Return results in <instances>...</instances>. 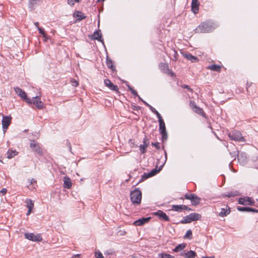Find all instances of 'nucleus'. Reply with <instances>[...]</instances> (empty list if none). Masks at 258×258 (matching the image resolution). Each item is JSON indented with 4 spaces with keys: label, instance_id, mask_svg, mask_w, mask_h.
<instances>
[{
    "label": "nucleus",
    "instance_id": "603ef678",
    "mask_svg": "<svg viewBox=\"0 0 258 258\" xmlns=\"http://www.w3.org/2000/svg\"><path fill=\"white\" fill-rule=\"evenodd\" d=\"M76 1L74 0H68V4L71 6H73L75 5V3Z\"/></svg>",
    "mask_w": 258,
    "mask_h": 258
},
{
    "label": "nucleus",
    "instance_id": "5fc2aeb1",
    "mask_svg": "<svg viewBox=\"0 0 258 258\" xmlns=\"http://www.w3.org/2000/svg\"><path fill=\"white\" fill-rule=\"evenodd\" d=\"M128 143L131 145V147H134V141L132 139H130L128 141Z\"/></svg>",
    "mask_w": 258,
    "mask_h": 258
},
{
    "label": "nucleus",
    "instance_id": "e2e57ef3",
    "mask_svg": "<svg viewBox=\"0 0 258 258\" xmlns=\"http://www.w3.org/2000/svg\"><path fill=\"white\" fill-rule=\"evenodd\" d=\"M34 25L38 28L39 27V23L38 22H35L34 23Z\"/></svg>",
    "mask_w": 258,
    "mask_h": 258
},
{
    "label": "nucleus",
    "instance_id": "37998d69",
    "mask_svg": "<svg viewBox=\"0 0 258 258\" xmlns=\"http://www.w3.org/2000/svg\"><path fill=\"white\" fill-rule=\"evenodd\" d=\"M38 30L39 31V33L42 34L43 37L45 38L46 36V34L45 33L44 29L41 27H38Z\"/></svg>",
    "mask_w": 258,
    "mask_h": 258
},
{
    "label": "nucleus",
    "instance_id": "58836bf2",
    "mask_svg": "<svg viewBox=\"0 0 258 258\" xmlns=\"http://www.w3.org/2000/svg\"><path fill=\"white\" fill-rule=\"evenodd\" d=\"M237 210L242 212H248V207H243L240 206H238L237 207Z\"/></svg>",
    "mask_w": 258,
    "mask_h": 258
},
{
    "label": "nucleus",
    "instance_id": "49530a36",
    "mask_svg": "<svg viewBox=\"0 0 258 258\" xmlns=\"http://www.w3.org/2000/svg\"><path fill=\"white\" fill-rule=\"evenodd\" d=\"M182 88H184V89H187V90H188L189 91L191 92H193V90L190 88V86L187 85H183L181 86Z\"/></svg>",
    "mask_w": 258,
    "mask_h": 258
},
{
    "label": "nucleus",
    "instance_id": "09e8293b",
    "mask_svg": "<svg viewBox=\"0 0 258 258\" xmlns=\"http://www.w3.org/2000/svg\"><path fill=\"white\" fill-rule=\"evenodd\" d=\"M248 212L257 213L258 210L255 208L248 207Z\"/></svg>",
    "mask_w": 258,
    "mask_h": 258
},
{
    "label": "nucleus",
    "instance_id": "1a4fd4ad",
    "mask_svg": "<svg viewBox=\"0 0 258 258\" xmlns=\"http://www.w3.org/2000/svg\"><path fill=\"white\" fill-rule=\"evenodd\" d=\"M238 203L242 205L255 206V201L251 197H246L240 198L238 199Z\"/></svg>",
    "mask_w": 258,
    "mask_h": 258
},
{
    "label": "nucleus",
    "instance_id": "f3484780",
    "mask_svg": "<svg viewBox=\"0 0 258 258\" xmlns=\"http://www.w3.org/2000/svg\"><path fill=\"white\" fill-rule=\"evenodd\" d=\"M151 219V217H143L134 221L133 224L136 226H142L147 223Z\"/></svg>",
    "mask_w": 258,
    "mask_h": 258
},
{
    "label": "nucleus",
    "instance_id": "423d86ee",
    "mask_svg": "<svg viewBox=\"0 0 258 258\" xmlns=\"http://www.w3.org/2000/svg\"><path fill=\"white\" fill-rule=\"evenodd\" d=\"M159 68L161 71L167 75L172 77H175V74L169 68V65L167 63L160 62L159 64Z\"/></svg>",
    "mask_w": 258,
    "mask_h": 258
},
{
    "label": "nucleus",
    "instance_id": "e433bc0d",
    "mask_svg": "<svg viewBox=\"0 0 258 258\" xmlns=\"http://www.w3.org/2000/svg\"><path fill=\"white\" fill-rule=\"evenodd\" d=\"M26 203L27 204V207L28 209H32L34 207V204L32 200L29 199L27 200L26 201Z\"/></svg>",
    "mask_w": 258,
    "mask_h": 258
},
{
    "label": "nucleus",
    "instance_id": "c756f323",
    "mask_svg": "<svg viewBox=\"0 0 258 258\" xmlns=\"http://www.w3.org/2000/svg\"><path fill=\"white\" fill-rule=\"evenodd\" d=\"M158 121L159 123V131L160 133H162L163 132L166 131L165 124V122H164L163 119H160V120H158Z\"/></svg>",
    "mask_w": 258,
    "mask_h": 258
},
{
    "label": "nucleus",
    "instance_id": "aec40b11",
    "mask_svg": "<svg viewBox=\"0 0 258 258\" xmlns=\"http://www.w3.org/2000/svg\"><path fill=\"white\" fill-rule=\"evenodd\" d=\"M73 17L76 18V22L81 21L86 18L84 14L79 11H77L74 13Z\"/></svg>",
    "mask_w": 258,
    "mask_h": 258
},
{
    "label": "nucleus",
    "instance_id": "864d4df0",
    "mask_svg": "<svg viewBox=\"0 0 258 258\" xmlns=\"http://www.w3.org/2000/svg\"><path fill=\"white\" fill-rule=\"evenodd\" d=\"M178 55L176 51L174 50V54L173 57L174 58V60L176 61L177 59V56Z\"/></svg>",
    "mask_w": 258,
    "mask_h": 258
},
{
    "label": "nucleus",
    "instance_id": "ddd939ff",
    "mask_svg": "<svg viewBox=\"0 0 258 258\" xmlns=\"http://www.w3.org/2000/svg\"><path fill=\"white\" fill-rule=\"evenodd\" d=\"M12 117L8 116H3L2 119L3 130L4 133L6 132L11 123Z\"/></svg>",
    "mask_w": 258,
    "mask_h": 258
},
{
    "label": "nucleus",
    "instance_id": "de8ad7c7",
    "mask_svg": "<svg viewBox=\"0 0 258 258\" xmlns=\"http://www.w3.org/2000/svg\"><path fill=\"white\" fill-rule=\"evenodd\" d=\"M151 145L153 146H154L157 150H159L160 149L159 143H158V142H156V143L152 142L151 143Z\"/></svg>",
    "mask_w": 258,
    "mask_h": 258
},
{
    "label": "nucleus",
    "instance_id": "9b49d317",
    "mask_svg": "<svg viewBox=\"0 0 258 258\" xmlns=\"http://www.w3.org/2000/svg\"><path fill=\"white\" fill-rule=\"evenodd\" d=\"M25 238L32 241L39 242L42 240L40 234H34L32 233H26L25 234Z\"/></svg>",
    "mask_w": 258,
    "mask_h": 258
},
{
    "label": "nucleus",
    "instance_id": "7ed1b4c3",
    "mask_svg": "<svg viewBox=\"0 0 258 258\" xmlns=\"http://www.w3.org/2000/svg\"><path fill=\"white\" fill-rule=\"evenodd\" d=\"M201 215L197 213H192L189 215L185 216L183 219L180 221L181 224H186L191 223L192 221L199 220L201 219Z\"/></svg>",
    "mask_w": 258,
    "mask_h": 258
},
{
    "label": "nucleus",
    "instance_id": "6e6d98bb",
    "mask_svg": "<svg viewBox=\"0 0 258 258\" xmlns=\"http://www.w3.org/2000/svg\"><path fill=\"white\" fill-rule=\"evenodd\" d=\"M38 1L39 0H29V2L31 5L33 6L35 4V2Z\"/></svg>",
    "mask_w": 258,
    "mask_h": 258
},
{
    "label": "nucleus",
    "instance_id": "8fccbe9b",
    "mask_svg": "<svg viewBox=\"0 0 258 258\" xmlns=\"http://www.w3.org/2000/svg\"><path fill=\"white\" fill-rule=\"evenodd\" d=\"M154 114H155L158 118V120H160V119H162V116L161 115V114L158 112V111L156 110L154 112Z\"/></svg>",
    "mask_w": 258,
    "mask_h": 258
},
{
    "label": "nucleus",
    "instance_id": "f704fd0d",
    "mask_svg": "<svg viewBox=\"0 0 258 258\" xmlns=\"http://www.w3.org/2000/svg\"><path fill=\"white\" fill-rule=\"evenodd\" d=\"M123 82L126 84V85L127 86V87L128 88V89L131 91V92L133 94V95H135L136 96H138V92H137V91L134 90L130 85L127 84V82L123 81Z\"/></svg>",
    "mask_w": 258,
    "mask_h": 258
},
{
    "label": "nucleus",
    "instance_id": "774afa93",
    "mask_svg": "<svg viewBox=\"0 0 258 258\" xmlns=\"http://www.w3.org/2000/svg\"><path fill=\"white\" fill-rule=\"evenodd\" d=\"M75 1H76V3H79L80 2H81L82 0H74Z\"/></svg>",
    "mask_w": 258,
    "mask_h": 258
},
{
    "label": "nucleus",
    "instance_id": "5701e85b",
    "mask_svg": "<svg viewBox=\"0 0 258 258\" xmlns=\"http://www.w3.org/2000/svg\"><path fill=\"white\" fill-rule=\"evenodd\" d=\"M246 91L248 95L252 94L255 91V85L252 83H247Z\"/></svg>",
    "mask_w": 258,
    "mask_h": 258
},
{
    "label": "nucleus",
    "instance_id": "4be33fe9",
    "mask_svg": "<svg viewBox=\"0 0 258 258\" xmlns=\"http://www.w3.org/2000/svg\"><path fill=\"white\" fill-rule=\"evenodd\" d=\"M182 55L185 58L190 60L191 62H196L199 61V59L197 57L192 55L190 53H182Z\"/></svg>",
    "mask_w": 258,
    "mask_h": 258
},
{
    "label": "nucleus",
    "instance_id": "c9c22d12",
    "mask_svg": "<svg viewBox=\"0 0 258 258\" xmlns=\"http://www.w3.org/2000/svg\"><path fill=\"white\" fill-rule=\"evenodd\" d=\"M183 238L184 239H192V231L190 229H189L187 231L186 234L183 236Z\"/></svg>",
    "mask_w": 258,
    "mask_h": 258
},
{
    "label": "nucleus",
    "instance_id": "9d476101",
    "mask_svg": "<svg viewBox=\"0 0 258 258\" xmlns=\"http://www.w3.org/2000/svg\"><path fill=\"white\" fill-rule=\"evenodd\" d=\"M30 147L32 150L33 151L36 153L39 156H42L43 155V151L41 148L40 147L39 144L38 143H36L35 141H31V143L30 144Z\"/></svg>",
    "mask_w": 258,
    "mask_h": 258
},
{
    "label": "nucleus",
    "instance_id": "dca6fc26",
    "mask_svg": "<svg viewBox=\"0 0 258 258\" xmlns=\"http://www.w3.org/2000/svg\"><path fill=\"white\" fill-rule=\"evenodd\" d=\"M171 210L180 212L182 210L192 211V210L186 205H175L172 206Z\"/></svg>",
    "mask_w": 258,
    "mask_h": 258
},
{
    "label": "nucleus",
    "instance_id": "473e14b6",
    "mask_svg": "<svg viewBox=\"0 0 258 258\" xmlns=\"http://www.w3.org/2000/svg\"><path fill=\"white\" fill-rule=\"evenodd\" d=\"M151 175L149 173H144V174L141 177V179L139 180V181L138 182H137L136 184L137 185L139 183L143 181H144L145 179H147V178H149V177H151Z\"/></svg>",
    "mask_w": 258,
    "mask_h": 258
},
{
    "label": "nucleus",
    "instance_id": "a19ab883",
    "mask_svg": "<svg viewBox=\"0 0 258 258\" xmlns=\"http://www.w3.org/2000/svg\"><path fill=\"white\" fill-rule=\"evenodd\" d=\"M161 170V168H159L158 170H157L156 168L153 169L151 172H149L151 176H154L156 175L158 172H159Z\"/></svg>",
    "mask_w": 258,
    "mask_h": 258
},
{
    "label": "nucleus",
    "instance_id": "f03ea898",
    "mask_svg": "<svg viewBox=\"0 0 258 258\" xmlns=\"http://www.w3.org/2000/svg\"><path fill=\"white\" fill-rule=\"evenodd\" d=\"M142 194L139 188H135L130 193L132 203L134 205H139L141 202Z\"/></svg>",
    "mask_w": 258,
    "mask_h": 258
},
{
    "label": "nucleus",
    "instance_id": "6e6552de",
    "mask_svg": "<svg viewBox=\"0 0 258 258\" xmlns=\"http://www.w3.org/2000/svg\"><path fill=\"white\" fill-rule=\"evenodd\" d=\"M189 105L195 112L200 115H202L203 117H206V114L204 111L203 109L197 106L194 101H190Z\"/></svg>",
    "mask_w": 258,
    "mask_h": 258
},
{
    "label": "nucleus",
    "instance_id": "3c124183",
    "mask_svg": "<svg viewBox=\"0 0 258 258\" xmlns=\"http://www.w3.org/2000/svg\"><path fill=\"white\" fill-rule=\"evenodd\" d=\"M71 83L72 85L74 87H77L79 85L78 82L74 79L71 80Z\"/></svg>",
    "mask_w": 258,
    "mask_h": 258
},
{
    "label": "nucleus",
    "instance_id": "79ce46f5",
    "mask_svg": "<svg viewBox=\"0 0 258 258\" xmlns=\"http://www.w3.org/2000/svg\"><path fill=\"white\" fill-rule=\"evenodd\" d=\"M150 142L149 139L147 138L146 136L144 138L143 140V144L146 147H148L149 145Z\"/></svg>",
    "mask_w": 258,
    "mask_h": 258
},
{
    "label": "nucleus",
    "instance_id": "72a5a7b5",
    "mask_svg": "<svg viewBox=\"0 0 258 258\" xmlns=\"http://www.w3.org/2000/svg\"><path fill=\"white\" fill-rule=\"evenodd\" d=\"M158 257L159 258H174V256H172L169 254L165 252H162L161 253H159L158 254Z\"/></svg>",
    "mask_w": 258,
    "mask_h": 258
},
{
    "label": "nucleus",
    "instance_id": "2eb2a0df",
    "mask_svg": "<svg viewBox=\"0 0 258 258\" xmlns=\"http://www.w3.org/2000/svg\"><path fill=\"white\" fill-rule=\"evenodd\" d=\"M152 214L157 216L160 220H163L165 221H170L169 217L161 210H158L156 212H154Z\"/></svg>",
    "mask_w": 258,
    "mask_h": 258
},
{
    "label": "nucleus",
    "instance_id": "a878e982",
    "mask_svg": "<svg viewBox=\"0 0 258 258\" xmlns=\"http://www.w3.org/2000/svg\"><path fill=\"white\" fill-rule=\"evenodd\" d=\"M63 187L70 189L72 187V182L71 179L68 176H65L63 178Z\"/></svg>",
    "mask_w": 258,
    "mask_h": 258
},
{
    "label": "nucleus",
    "instance_id": "a18cd8bd",
    "mask_svg": "<svg viewBox=\"0 0 258 258\" xmlns=\"http://www.w3.org/2000/svg\"><path fill=\"white\" fill-rule=\"evenodd\" d=\"M131 108L134 110H138L141 108L140 106H136L135 103L131 104Z\"/></svg>",
    "mask_w": 258,
    "mask_h": 258
},
{
    "label": "nucleus",
    "instance_id": "13d9d810",
    "mask_svg": "<svg viewBox=\"0 0 258 258\" xmlns=\"http://www.w3.org/2000/svg\"><path fill=\"white\" fill-rule=\"evenodd\" d=\"M7 190L6 188H3L1 190V192L3 194V195L5 194L7 192Z\"/></svg>",
    "mask_w": 258,
    "mask_h": 258
},
{
    "label": "nucleus",
    "instance_id": "f8f14e48",
    "mask_svg": "<svg viewBox=\"0 0 258 258\" xmlns=\"http://www.w3.org/2000/svg\"><path fill=\"white\" fill-rule=\"evenodd\" d=\"M104 82L105 85L106 87H107L110 90L115 91L117 94H120V92L119 91L118 86L114 85L109 79H105Z\"/></svg>",
    "mask_w": 258,
    "mask_h": 258
},
{
    "label": "nucleus",
    "instance_id": "f257e3e1",
    "mask_svg": "<svg viewBox=\"0 0 258 258\" xmlns=\"http://www.w3.org/2000/svg\"><path fill=\"white\" fill-rule=\"evenodd\" d=\"M214 29L213 24L209 21L202 23L195 29L196 33H208Z\"/></svg>",
    "mask_w": 258,
    "mask_h": 258
},
{
    "label": "nucleus",
    "instance_id": "ea45409f",
    "mask_svg": "<svg viewBox=\"0 0 258 258\" xmlns=\"http://www.w3.org/2000/svg\"><path fill=\"white\" fill-rule=\"evenodd\" d=\"M140 150L142 154H144L147 151V148L144 145H140L139 146Z\"/></svg>",
    "mask_w": 258,
    "mask_h": 258
},
{
    "label": "nucleus",
    "instance_id": "b1692460",
    "mask_svg": "<svg viewBox=\"0 0 258 258\" xmlns=\"http://www.w3.org/2000/svg\"><path fill=\"white\" fill-rule=\"evenodd\" d=\"M106 64L107 67L111 69L112 72H116L115 67L113 65V61L108 57V56H107L106 57Z\"/></svg>",
    "mask_w": 258,
    "mask_h": 258
},
{
    "label": "nucleus",
    "instance_id": "a211bd4d",
    "mask_svg": "<svg viewBox=\"0 0 258 258\" xmlns=\"http://www.w3.org/2000/svg\"><path fill=\"white\" fill-rule=\"evenodd\" d=\"M92 38L93 39L97 40L104 44L103 39L102 38V33L100 29L95 31L93 33V34L92 35Z\"/></svg>",
    "mask_w": 258,
    "mask_h": 258
},
{
    "label": "nucleus",
    "instance_id": "0eeeda50",
    "mask_svg": "<svg viewBox=\"0 0 258 258\" xmlns=\"http://www.w3.org/2000/svg\"><path fill=\"white\" fill-rule=\"evenodd\" d=\"M14 90L19 96H20L29 105H31L32 100L30 98L27 97V94L24 91L18 87L15 88Z\"/></svg>",
    "mask_w": 258,
    "mask_h": 258
},
{
    "label": "nucleus",
    "instance_id": "393cba45",
    "mask_svg": "<svg viewBox=\"0 0 258 258\" xmlns=\"http://www.w3.org/2000/svg\"><path fill=\"white\" fill-rule=\"evenodd\" d=\"M207 69L213 71L220 72L221 71L222 67L218 64H213L207 67Z\"/></svg>",
    "mask_w": 258,
    "mask_h": 258
},
{
    "label": "nucleus",
    "instance_id": "680f3d73",
    "mask_svg": "<svg viewBox=\"0 0 258 258\" xmlns=\"http://www.w3.org/2000/svg\"><path fill=\"white\" fill-rule=\"evenodd\" d=\"M72 258H80V255H74V256H73Z\"/></svg>",
    "mask_w": 258,
    "mask_h": 258
},
{
    "label": "nucleus",
    "instance_id": "39448f33",
    "mask_svg": "<svg viewBox=\"0 0 258 258\" xmlns=\"http://www.w3.org/2000/svg\"><path fill=\"white\" fill-rule=\"evenodd\" d=\"M184 198L186 200H190L191 205L195 206L199 205L201 201V198L195 194L186 193L184 195Z\"/></svg>",
    "mask_w": 258,
    "mask_h": 258
},
{
    "label": "nucleus",
    "instance_id": "052dcab7",
    "mask_svg": "<svg viewBox=\"0 0 258 258\" xmlns=\"http://www.w3.org/2000/svg\"><path fill=\"white\" fill-rule=\"evenodd\" d=\"M31 212H32V209H28V210L27 213V215H29L31 213Z\"/></svg>",
    "mask_w": 258,
    "mask_h": 258
},
{
    "label": "nucleus",
    "instance_id": "412c9836",
    "mask_svg": "<svg viewBox=\"0 0 258 258\" xmlns=\"http://www.w3.org/2000/svg\"><path fill=\"white\" fill-rule=\"evenodd\" d=\"M200 3L198 0H192L191 10L192 12L196 14L198 13L199 10Z\"/></svg>",
    "mask_w": 258,
    "mask_h": 258
},
{
    "label": "nucleus",
    "instance_id": "20e7f679",
    "mask_svg": "<svg viewBox=\"0 0 258 258\" xmlns=\"http://www.w3.org/2000/svg\"><path fill=\"white\" fill-rule=\"evenodd\" d=\"M230 140L237 142H245V140L239 131H232L228 134Z\"/></svg>",
    "mask_w": 258,
    "mask_h": 258
},
{
    "label": "nucleus",
    "instance_id": "6ab92c4d",
    "mask_svg": "<svg viewBox=\"0 0 258 258\" xmlns=\"http://www.w3.org/2000/svg\"><path fill=\"white\" fill-rule=\"evenodd\" d=\"M180 255L184 258H195L197 256V253L193 250H189L187 252H182Z\"/></svg>",
    "mask_w": 258,
    "mask_h": 258
},
{
    "label": "nucleus",
    "instance_id": "7c9ffc66",
    "mask_svg": "<svg viewBox=\"0 0 258 258\" xmlns=\"http://www.w3.org/2000/svg\"><path fill=\"white\" fill-rule=\"evenodd\" d=\"M238 160L243 163H245L247 161V158L244 153H241L238 155Z\"/></svg>",
    "mask_w": 258,
    "mask_h": 258
},
{
    "label": "nucleus",
    "instance_id": "338daca9",
    "mask_svg": "<svg viewBox=\"0 0 258 258\" xmlns=\"http://www.w3.org/2000/svg\"><path fill=\"white\" fill-rule=\"evenodd\" d=\"M203 258H214V256L213 257L203 256Z\"/></svg>",
    "mask_w": 258,
    "mask_h": 258
},
{
    "label": "nucleus",
    "instance_id": "0e129e2a",
    "mask_svg": "<svg viewBox=\"0 0 258 258\" xmlns=\"http://www.w3.org/2000/svg\"><path fill=\"white\" fill-rule=\"evenodd\" d=\"M164 154H165V159H166V160H167V153H166V151L164 150Z\"/></svg>",
    "mask_w": 258,
    "mask_h": 258
},
{
    "label": "nucleus",
    "instance_id": "4d7b16f0",
    "mask_svg": "<svg viewBox=\"0 0 258 258\" xmlns=\"http://www.w3.org/2000/svg\"><path fill=\"white\" fill-rule=\"evenodd\" d=\"M148 107L150 108V109L153 113H154L156 110L153 107H152L150 105Z\"/></svg>",
    "mask_w": 258,
    "mask_h": 258
},
{
    "label": "nucleus",
    "instance_id": "4468645a",
    "mask_svg": "<svg viewBox=\"0 0 258 258\" xmlns=\"http://www.w3.org/2000/svg\"><path fill=\"white\" fill-rule=\"evenodd\" d=\"M34 100L32 101V104L35 105V106L38 109H42L44 107V103L41 101L40 97L39 96H36L33 97Z\"/></svg>",
    "mask_w": 258,
    "mask_h": 258
},
{
    "label": "nucleus",
    "instance_id": "bb28decb",
    "mask_svg": "<svg viewBox=\"0 0 258 258\" xmlns=\"http://www.w3.org/2000/svg\"><path fill=\"white\" fill-rule=\"evenodd\" d=\"M226 209L222 208L221 212L219 213V215L221 217H224L227 216L230 213V208L228 206H226Z\"/></svg>",
    "mask_w": 258,
    "mask_h": 258
},
{
    "label": "nucleus",
    "instance_id": "c85d7f7f",
    "mask_svg": "<svg viewBox=\"0 0 258 258\" xmlns=\"http://www.w3.org/2000/svg\"><path fill=\"white\" fill-rule=\"evenodd\" d=\"M186 246V244L182 243L177 245L173 249V251L175 252H178L181 250H182Z\"/></svg>",
    "mask_w": 258,
    "mask_h": 258
},
{
    "label": "nucleus",
    "instance_id": "69168bd1",
    "mask_svg": "<svg viewBox=\"0 0 258 258\" xmlns=\"http://www.w3.org/2000/svg\"><path fill=\"white\" fill-rule=\"evenodd\" d=\"M137 96H138V97L139 98V100L142 102V100H143L141 98V97L140 96H139V95Z\"/></svg>",
    "mask_w": 258,
    "mask_h": 258
},
{
    "label": "nucleus",
    "instance_id": "c03bdc74",
    "mask_svg": "<svg viewBox=\"0 0 258 258\" xmlns=\"http://www.w3.org/2000/svg\"><path fill=\"white\" fill-rule=\"evenodd\" d=\"M95 255L97 258H103V255L99 251H95Z\"/></svg>",
    "mask_w": 258,
    "mask_h": 258
},
{
    "label": "nucleus",
    "instance_id": "cd10ccee",
    "mask_svg": "<svg viewBox=\"0 0 258 258\" xmlns=\"http://www.w3.org/2000/svg\"><path fill=\"white\" fill-rule=\"evenodd\" d=\"M238 195H239V193L238 191H236V190L231 191L230 192H228L226 194H222V196L223 197H228V198L236 197Z\"/></svg>",
    "mask_w": 258,
    "mask_h": 258
},
{
    "label": "nucleus",
    "instance_id": "2f4dec72",
    "mask_svg": "<svg viewBox=\"0 0 258 258\" xmlns=\"http://www.w3.org/2000/svg\"><path fill=\"white\" fill-rule=\"evenodd\" d=\"M18 153L16 150H9L7 151V155L8 159H12Z\"/></svg>",
    "mask_w": 258,
    "mask_h": 258
},
{
    "label": "nucleus",
    "instance_id": "4c0bfd02",
    "mask_svg": "<svg viewBox=\"0 0 258 258\" xmlns=\"http://www.w3.org/2000/svg\"><path fill=\"white\" fill-rule=\"evenodd\" d=\"M162 135V141L163 142L166 141L168 138V134L167 131L163 132L162 133H160Z\"/></svg>",
    "mask_w": 258,
    "mask_h": 258
},
{
    "label": "nucleus",
    "instance_id": "bf43d9fd",
    "mask_svg": "<svg viewBox=\"0 0 258 258\" xmlns=\"http://www.w3.org/2000/svg\"><path fill=\"white\" fill-rule=\"evenodd\" d=\"M142 102H143V103L146 105L147 106V107H149L150 106V104H149L147 102H146L144 100H142Z\"/></svg>",
    "mask_w": 258,
    "mask_h": 258
}]
</instances>
